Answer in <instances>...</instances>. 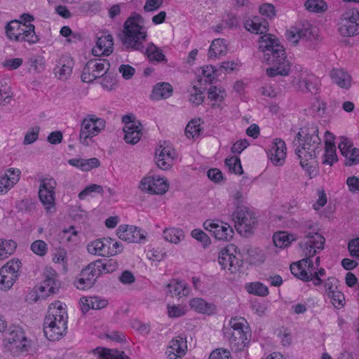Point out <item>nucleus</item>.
Wrapping results in <instances>:
<instances>
[{
  "label": "nucleus",
  "mask_w": 359,
  "mask_h": 359,
  "mask_svg": "<svg viewBox=\"0 0 359 359\" xmlns=\"http://www.w3.org/2000/svg\"><path fill=\"white\" fill-rule=\"evenodd\" d=\"M244 27L252 33L262 34L259 38V50L263 53L264 61L272 65L266 70L267 76H287L290 72V63L287 60L285 48L278 39L271 34H266L269 30L267 20L255 16L244 22Z\"/></svg>",
  "instance_id": "obj_1"
},
{
  "label": "nucleus",
  "mask_w": 359,
  "mask_h": 359,
  "mask_svg": "<svg viewBox=\"0 0 359 359\" xmlns=\"http://www.w3.org/2000/svg\"><path fill=\"white\" fill-rule=\"evenodd\" d=\"M148 37L144 19L136 12H133L123 25L122 34L119 39L127 50L143 52L144 43Z\"/></svg>",
  "instance_id": "obj_2"
},
{
  "label": "nucleus",
  "mask_w": 359,
  "mask_h": 359,
  "mask_svg": "<svg viewBox=\"0 0 359 359\" xmlns=\"http://www.w3.org/2000/svg\"><path fill=\"white\" fill-rule=\"evenodd\" d=\"M67 318V312L61 302L50 304L43 323V332L48 340H58L65 334Z\"/></svg>",
  "instance_id": "obj_3"
},
{
  "label": "nucleus",
  "mask_w": 359,
  "mask_h": 359,
  "mask_svg": "<svg viewBox=\"0 0 359 359\" xmlns=\"http://www.w3.org/2000/svg\"><path fill=\"white\" fill-rule=\"evenodd\" d=\"M229 325L223 327L224 337L229 340L232 350L243 351L249 344L252 336L247 320L236 316L231 318Z\"/></svg>",
  "instance_id": "obj_4"
},
{
  "label": "nucleus",
  "mask_w": 359,
  "mask_h": 359,
  "mask_svg": "<svg viewBox=\"0 0 359 359\" xmlns=\"http://www.w3.org/2000/svg\"><path fill=\"white\" fill-rule=\"evenodd\" d=\"M304 239L299 243L304 258L292 263L290 269H291L294 264H299L300 270L310 273L316 269L311 258L318 252V250L324 248L325 238L318 232L309 231L304 233Z\"/></svg>",
  "instance_id": "obj_5"
},
{
  "label": "nucleus",
  "mask_w": 359,
  "mask_h": 359,
  "mask_svg": "<svg viewBox=\"0 0 359 359\" xmlns=\"http://www.w3.org/2000/svg\"><path fill=\"white\" fill-rule=\"evenodd\" d=\"M6 34L11 41L27 42L34 44L39 41V37L35 32V26L32 24L22 23L13 20L6 25Z\"/></svg>",
  "instance_id": "obj_6"
},
{
  "label": "nucleus",
  "mask_w": 359,
  "mask_h": 359,
  "mask_svg": "<svg viewBox=\"0 0 359 359\" xmlns=\"http://www.w3.org/2000/svg\"><path fill=\"white\" fill-rule=\"evenodd\" d=\"M237 231L244 236L252 234L258 224L257 218L254 212L248 208H238L232 215Z\"/></svg>",
  "instance_id": "obj_7"
},
{
  "label": "nucleus",
  "mask_w": 359,
  "mask_h": 359,
  "mask_svg": "<svg viewBox=\"0 0 359 359\" xmlns=\"http://www.w3.org/2000/svg\"><path fill=\"white\" fill-rule=\"evenodd\" d=\"M105 121L97 118L95 115H88L82 121L79 142L84 146H89L93 142V137L97 135L105 128Z\"/></svg>",
  "instance_id": "obj_8"
},
{
  "label": "nucleus",
  "mask_w": 359,
  "mask_h": 359,
  "mask_svg": "<svg viewBox=\"0 0 359 359\" xmlns=\"http://www.w3.org/2000/svg\"><path fill=\"white\" fill-rule=\"evenodd\" d=\"M358 10L355 8L346 9L338 22V32L344 37H352L359 34Z\"/></svg>",
  "instance_id": "obj_9"
},
{
  "label": "nucleus",
  "mask_w": 359,
  "mask_h": 359,
  "mask_svg": "<svg viewBox=\"0 0 359 359\" xmlns=\"http://www.w3.org/2000/svg\"><path fill=\"white\" fill-rule=\"evenodd\" d=\"M110 66V62L107 59H90L83 67L81 76L82 81L90 83L97 78H101L108 72Z\"/></svg>",
  "instance_id": "obj_10"
},
{
  "label": "nucleus",
  "mask_w": 359,
  "mask_h": 359,
  "mask_svg": "<svg viewBox=\"0 0 359 359\" xmlns=\"http://www.w3.org/2000/svg\"><path fill=\"white\" fill-rule=\"evenodd\" d=\"M302 143H299V145L297 146L295 149V154L297 156L300 154V152L305 151L308 155L318 156L319 154L323 151V146L320 138L318 136V130L317 128H311L310 132L304 133Z\"/></svg>",
  "instance_id": "obj_11"
},
{
  "label": "nucleus",
  "mask_w": 359,
  "mask_h": 359,
  "mask_svg": "<svg viewBox=\"0 0 359 359\" xmlns=\"http://www.w3.org/2000/svg\"><path fill=\"white\" fill-rule=\"evenodd\" d=\"M56 185V181L52 177L40 180L39 198L47 212H52L55 210V189Z\"/></svg>",
  "instance_id": "obj_12"
},
{
  "label": "nucleus",
  "mask_w": 359,
  "mask_h": 359,
  "mask_svg": "<svg viewBox=\"0 0 359 359\" xmlns=\"http://www.w3.org/2000/svg\"><path fill=\"white\" fill-rule=\"evenodd\" d=\"M203 227L219 241H230L234 235L233 228L229 224L219 220L208 219L204 222Z\"/></svg>",
  "instance_id": "obj_13"
},
{
  "label": "nucleus",
  "mask_w": 359,
  "mask_h": 359,
  "mask_svg": "<svg viewBox=\"0 0 359 359\" xmlns=\"http://www.w3.org/2000/svg\"><path fill=\"white\" fill-rule=\"evenodd\" d=\"M167 181L158 176L144 177L140 181V188L152 194H164L168 190Z\"/></svg>",
  "instance_id": "obj_14"
},
{
  "label": "nucleus",
  "mask_w": 359,
  "mask_h": 359,
  "mask_svg": "<svg viewBox=\"0 0 359 359\" xmlns=\"http://www.w3.org/2000/svg\"><path fill=\"white\" fill-rule=\"evenodd\" d=\"M231 249H233V246L224 248L219 252L218 262L222 269H226L231 273H236L242 266V260L233 255L231 252Z\"/></svg>",
  "instance_id": "obj_15"
},
{
  "label": "nucleus",
  "mask_w": 359,
  "mask_h": 359,
  "mask_svg": "<svg viewBox=\"0 0 359 359\" xmlns=\"http://www.w3.org/2000/svg\"><path fill=\"white\" fill-rule=\"evenodd\" d=\"M316 269L314 272L308 273L307 271L300 270L299 264H294L292 266L291 273L302 281H312L315 286H319L323 283L321 278L325 276L326 271L323 268Z\"/></svg>",
  "instance_id": "obj_16"
},
{
  "label": "nucleus",
  "mask_w": 359,
  "mask_h": 359,
  "mask_svg": "<svg viewBox=\"0 0 359 359\" xmlns=\"http://www.w3.org/2000/svg\"><path fill=\"white\" fill-rule=\"evenodd\" d=\"M57 273L53 269L48 270L45 273L44 280L41 286L39 287L38 290L41 294L39 296L36 294L35 300L36 301L40 297L45 298L50 294L56 293L60 288V283L57 279Z\"/></svg>",
  "instance_id": "obj_17"
},
{
  "label": "nucleus",
  "mask_w": 359,
  "mask_h": 359,
  "mask_svg": "<svg viewBox=\"0 0 359 359\" xmlns=\"http://www.w3.org/2000/svg\"><path fill=\"white\" fill-rule=\"evenodd\" d=\"M116 234L120 239L128 243H140L146 238L140 229L126 224L118 226Z\"/></svg>",
  "instance_id": "obj_18"
},
{
  "label": "nucleus",
  "mask_w": 359,
  "mask_h": 359,
  "mask_svg": "<svg viewBox=\"0 0 359 359\" xmlns=\"http://www.w3.org/2000/svg\"><path fill=\"white\" fill-rule=\"evenodd\" d=\"M114 50L113 36L109 34L103 33L97 37L96 45L92 49V54L96 57L109 56Z\"/></svg>",
  "instance_id": "obj_19"
},
{
  "label": "nucleus",
  "mask_w": 359,
  "mask_h": 359,
  "mask_svg": "<svg viewBox=\"0 0 359 359\" xmlns=\"http://www.w3.org/2000/svg\"><path fill=\"white\" fill-rule=\"evenodd\" d=\"M286 145L281 139H275L271 148L266 151L268 158L275 165H282L286 157Z\"/></svg>",
  "instance_id": "obj_20"
},
{
  "label": "nucleus",
  "mask_w": 359,
  "mask_h": 359,
  "mask_svg": "<svg viewBox=\"0 0 359 359\" xmlns=\"http://www.w3.org/2000/svg\"><path fill=\"white\" fill-rule=\"evenodd\" d=\"M175 153L170 147L159 146L156 148L155 159L157 166L163 170L170 169L172 165Z\"/></svg>",
  "instance_id": "obj_21"
},
{
  "label": "nucleus",
  "mask_w": 359,
  "mask_h": 359,
  "mask_svg": "<svg viewBox=\"0 0 359 359\" xmlns=\"http://www.w3.org/2000/svg\"><path fill=\"white\" fill-rule=\"evenodd\" d=\"M74 62L72 57L69 55H62L57 60L56 66L54 68V73L60 80H66L72 73Z\"/></svg>",
  "instance_id": "obj_22"
},
{
  "label": "nucleus",
  "mask_w": 359,
  "mask_h": 359,
  "mask_svg": "<svg viewBox=\"0 0 359 359\" xmlns=\"http://www.w3.org/2000/svg\"><path fill=\"white\" fill-rule=\"evenodd\" d=\"M187 348L186 337L180 335L170 341L166 354L170 359H177L186 354Z\"/></svg>",
  "instance_id": "obj_23"
},
{
  "label": "nucleus",
  "mask_w": 359,
  "mask_h": 359,
  "mask_svg": "<svg viewBox=\"0 0 359 359\" xmlns=\"http://www.w3.org/2000/svg\"><path fill=\"white\" fill-rule=\"evenodd\" d=\"M326 140L325 142V153L323 154V164L332 166L338 161L336 154V146L334 142V135L329 131L325 132Z\"/></svg>",
  "instance_id": "obj_24"
},
{
  "label": "nucleus",
  "mask_w": 359,
  "mask_h": 359,
  "mask_svg": "<svg viewBox=\"0 0 359 359\" xmlns=\"http://www.w3.org/2000/svg\"><path fill=\"white\" fill-rule=\"evenodd\" d=\"M299 154L298 159L300 161V165L306 170L309 178L315 177L318 175V172L317 170L318 163L316 161L318 156L308 155L303 151Z\"/></svg>",
  "instance_id": "obj_25"
},
{
  "label": "nucleus",
  "mask_w": 359,
  "mask_h": 359,
  "mask_svg": "<svg viewBox=\"0 0 359 359\" xmlns=\"http://www.w3.org/2000/svg\"><path fill=\"white\" fill-rule=\"evenodd\" d=\"M8 342L20 351H25L27 339L23 331L20 328H15L9 332L7 337Z\"/></svg>",
  "instance_id": "obj_26"
},
{
  "label": "nucleus",
  "mask_w": 359,
  "mask_h": 359,
  "mask_svg": "<svg viewBox=\"0 0 359 359\" xmlns=\"http://www.w3.org/2000/svg\"><path fill=\"white\" fill-rule=\"evenodd\" d=\"M189 306L198 313L210 316L216 311V306L208 303L202 298H194L190 301Z\"/></svg>",
  "instance_id": "obj_27"
},
{
  "label": "nucleus",
  "mask_w": 359,
  "mask_h": 359,
  "mask_svg": "<svg viewBox=\"0 0 359 359\" xmlns=\"http://www.w3.org/2000/svg\"><path fill=\"white\" fill-rule=\"evenodd\" d=\"M68 163L82 171H89L93 168H98L100 165L99 159L95 157L88 159L77 158H72L68 161Z\"/></svg>",
  "instance_id": "obj_28"
},
{
  "label": "nucleus",
  "mask_w": 359,
  "mask_h": 359,
  "mask_svg": "<svg viewBox=\"0 0 359 359\" xmlns=\"http://www.w3.org/2000/svg\"><path fill=\"white\" fill-rule=\"evenodd\" d=\"M331 78L334 83L342 88H348L351 86V77L342 69H333Z\"/></svg>",
  "instance_id": "obj_29"
},
{
  "label": "nucleus",
  "mask_w": 359,
  "mask_h": 359,
  "mask_svg": "<svg viewBox=\"0 0 359 359\" xmlns=\"http://www.w3.org/2000/svg\"><path fill=\"white\" fill-rule=\"evenodd\" d=\"M107 238L96 239L87 245L88 252L99 256L109 255V248H107Z\"/></svg>",
  "instance_id": "obj_30"
},
{
  "label": "nucleus",
  "mask_w": 359,
  "mask_h": 359,
  "mask_svg": "<svg viewBox=\"0 0 359 359\" xmlns=\"http://www.w3.org/2000/svg\"><path fill=\"white\" fill-rule=\"evenodd\" d=\"M168 293L172 297H184L187 296L189 290L187 285L182 281L176 280H172L167 285Z\"/></svg>",
  "instance_id": "obj_31"
},
{
  "label": "nucleus",
  "mask_w": 359,
  "mask_h": 359,
  "mask_svg": "<svg viewBox=\"0 0 359 359\" xmlns=\"http://www.w3.org/2000/svg\"><path fill=\"white\" fill-rule=\"evenodd\" d=\"M295 240L296 237L294 234L289 233L286 231L275 233L273 236V241L275 246L280 248L288 247Z\"/></svg>",
  "instance_id": "obj_32"
},
{
  "label": "nucleus",
  "mask_w": 359,
  "mask_h": 359,
  "mask_svg": "<svg viewBox=\"0 0 359 359\" xmlns=\"http://www.w3.org/2000/svg\"><path fill=\"white\" fill-rule=\"evenodd\" d=\"M173 92L172 86L167 82L156 83L153 88V96L156 100L167 99L170 97Z\"/></svg>",
  "instance_id": "obj_33"
},
{
  "label": "nucleus",
  "mask_w": 359,
  "mask_h": 359,
  "mask_svg": "<svg viewBox=\"0 0 359 359\" xmlns=\"http://www.w3.org/2000/svg\"><path fill=\"white\" fill-rule=\"evenodd\" d=\"M226 50L227 47L225 44V41L217 39L212 41L209 48L208 55L210 58H216L218 56L225 55Z\"/></svg>",
  "instance_id": "obj_34"
},
{
  "label": "nucleus",
  "mask_w": 359,
  "mask_h": 359,
  "mask_svg": "<svg viewBox=\"0 0 359 359\" xmlns=\"http://www.w3.org/2000/svg\"><path fill=\"white\" fill-rule=\"evenodd\" d=\"M163 238L165 241L177 244L184 238V231L178 228H167L163 231Z\"/></svg>",
  "instance_id": "obj_35"
},
{
  "label": "nucleus",
  "mask_w": 359,
  "mask_h": 359,
  "mask_svg": "<svg viewBox=\"0 0 359 359\" xmlns=\"http://www.w3.org/2000/svg\"><path fill=\"white\" fill-rule=\"evenodd\" d=\"M94 266H96L99 271L100 276L102 273H109L116 271L118 267L116 262L113 259H98L93 262Z\"/></svg>",
  "instance_id": "obj_36"
},
{
  "label": "nucleus",
  "mask_w": 359,
  "mask_h": 359,
  "mask_svg": "<svg viewBox=\"0 0 359 359\" xmlns=\"http://www.w3.org/2000/svg\"><path fill=\"white\" fill-rule=\"evenodd\" d=\"M142 125L132 126L130 130L123 129L125 133L124 140L130 144H137L142 136Z\"/></svg>",
  "instance_id": "obj_37"
},
{
  "label": "nucleus",
  "mask_w": 359,
  "mask_h": 359,
  "mask_svg": "<svg viewBox=\"0 0 359 359\" xmlns=\"http://www.w3.org/2000/svg\"><path fill=\"white\" fill-rule=\"evenodd\" d=\"M312 29L313 28L309 26L308 27L299 29L296 33L290 32L287 34V38L293 43H297L300 39L309 40L313 36Z\"/></svg>",
  "instance_id": "obj_38"
},
{
  "label": "nucleus",
  "mask_w": 359,
  "mask_h": 359,
  "mask_svg": "<svg viewBox=\"0 0 359 359\" xmlns=\"http://www.w3.org/2000/svg\"><path fill=\"white\" fill-rule=\"evenodd\" d=\"M147 55L149 60L162 62L165 60V56L163 53L162 50H160L152 42L148 44L147 48L142 52Z\"/></svg>",
  "instance_id": "obj_39"
},
{
  "label": "nucleus",
  "mask_w": 359,
  "mask_h": 359,
  "mask_svg": "<svg viewBox=\"0 0 359 359\" xmlns=\"http://www.w3.org/2000/svg\"><path fill=\"white\" fill-rule=\"evenodd\" d=\"M17 244L13 240L0 239V261L8 258L15 250Z\"/></svg>",
  "instance_id": "obj_40"
},
{
  "label": "nucleus",
  "mask_w": 359,
  "mask_h": 359,
  "mask_svg": "<svg viewBox=\"0 0 359 359\" xmlns=\"http://www.w3.org/2000/svg\"><path fill=\"white\" fill-rule=\"evenodd\" d=\"M18 275L7 274L4 269H0V290H9L18 279Z\"/></svg>",
  "instance_id": "obj_41"
},
{
  "label": "nucleus",
  "mask_w": 359,
  "mask_h": 359,
  "mask_svg": "<svg viewBox=\"0 0 359 359\" xmlns=\"http://www.w3.org/2000/svg\"><path fill=\"white\" fill-rule=\"evenodd\" d=\"M304 7L309 12L320 13L327 11V4L324 0H306Z\"/></svg>",
  "instance_id": "obj_42"
},
{
  "label": "nucleus",
  "mask_w": 359,
  "mask_h": 359,
  "mask_svg": "<svg viewBox=\"0 0 359 359\" xmlns=\"http://www.w3.org/2000/svg\"><path fill=\"white\" fill-rule=\"evenodd\" d=\"M81 276L84 277L86 280H88V281L93 285L95 284L97 278L100 276L99 271L97 270V268L93 264V262H90L85 269H83L81 273Z\"/></svg>",
  "instance_id": "obj_43"
},
{
  "label": "nucleus",
  "mask_w": 359,
  "mask_h": 359,
  "mask_svg": "<svg viewBox=\"0 0 359 359\" xmlns=\"http://www.w3.org/2000/svg\"><path fill=\"white\" fill-rule=\"evenodd\" d=\"M37 203L35 199L26 198L16 203V208L21 212L31 213L36 208Z\"/></svg>",
  "instance_id": "obj_44"
},
{
  "label": "nucleus",
  "mask_w": 359,
  "mask_h": 359,
  "mask_svg": "<svg viewBox=\"0 0 359 359\" xmlns=\"http://www.w3.org/2000/svg\"><path fill=\"white\" fill-rule=\"evenodd\" d=\"M246 289L250 294L261 297H265L269 293L268 287L260 282L251 283L246 287Z\"/></svg>",
  "instance_id": "obj_45"
},
{
  "label": "nucleus",
  "mask_w": 359,
  "mask_h": 359,
  "mask_svg": "<svg viewBox=\"0 0 359 359\" xmlns=\"http://www.w3.org/2000/svg\"><path fill=\"white\" fill-rule=\"evenodd\" d=\"M225 165L229 168L231 172L236 175H242L243 173L241 159L237 156H232L225 159Z\"/></svg>",
  "instance_id": "obj_46"
},
{
  "label": "nucleus",
  "mask_w": 359,
  "mask_h": 359,
  "mask_svg": "<svg viewBox=\"0 0 359 359\" xmlns=\"http://www.w3.org/2000/svg\"><path fill=\"white\" fill-rule=\"evenodd\" d=\"M201 118L192 119L190 121L185 128V133L188 137L194 138L200 135L201 130Z\"/></svg>",
  "instance_id": "obj_47"
},
{
  "label": "nucleus",
  "mask_w": 359,
  "mask_h": 359,
  "mask_svg": "<svg viewBox=\"0 0 359 359\" xmlns=\"http://www.w3.org/2000/svg\"><path fill=\"white\" fill-rule=\"evenodd\" d=\"M226 96V92L222 88L211 86L208 89V97L212 101L221 102Z\"/></svg>",
  "instance_id": "obj_48"
},
{
  "label": "nucleus",
  "mask_w": 359,
  "mask_h": 359,
  "mask_svg": "<svg viewBox=\"0 0 359 359\" xmlns=\"http://www.w3.org/2000/svg\"><path fill=\"white\" fill-rule=\"evenodd\" d=\"M327 297L330 299V302L337 309H341L345 306V296L344 293L339 290H335L333 293L327 296Z\"/></svg>",
  "instance_id": "obj_49"
},
{
  "label": "nucleus",
  "mask_w": 359,
  "mask_h": 359,
  "mask_svg": "<svg viewBox=\"0 0 359 359\" xmlns=\"http://www.w3.org/2000/svg\"><path fill=\"white\" fill-rule=\"evenodd\" d=\"M22 266V263L20 259H11L4 264L0 269H4L6 271L7 274L18 275V278L20 276V269Z\"/></svg>",
  "instance_id": "obj_50"
},
{
  "label": "nucleus",
  "mask_w": 359,
  "mask_h": 359,
  "mask_svg": "<svg viewBox=\"0 0 359 359\" xmlns=\"http://www.w3.org/2000/svg\"><path fill=\"white\" fill-rule=\"evenodd\" d=\"M216 69L212 65H207L202 69V77L200 79L199 82H202L204 80L205 84H211L215 79V74Z\"/></svg>",
  "instance_id": "obj_51"
},
{
  "label": "nucleus",
  "mask_w": 359,
  "mask_h": 359,
  "mask_svg": "<svg viewBox=\"0 0 359 359\" xmlns=\"http://www.w3.org/2000/svg\"><path fill=\"white\" fill-rule=\"evenodd\" d=\"M191 236L196 241L201 243L203 248L208 247L211 243L210 237L203 231L199 229H194L191 232Z\"/></svg>",
  "instance_id": "obj_52"
},
{
  "label": "nucleus",
  "mask_w": 359,
  "mask_h": 359,
  "mask_svg": "<svg viewBox=\"0 0 359 359\" xmlns=\"http://www.w3.org/2000/svg\"><path fill=\"white\" fill-rule=\"evenodd\" d=\"M31 250L34 254L43 257L47 253L48 245L45 241L37 240L32 243Z\"/></svg>",
  "instance_id": "obj_53"
},
{
  "label": "nucleus",
  "mask_w": 359,
  "mask_h": 359,
  "mask_svg": "<svg viewBox=\"0 0 359 359\" xmlns=\"http://www.w3.org/2000/svg\"><path fill=\"white\" fill-rule=\"evenodd\" d=\"M106 241L107 243V248H109L108 257L114 256L123 251V245L121 243L111 238H107Z\"/></svg>",
  "instance_id": "obj_54"
},
{
  "label": "nucleus",
  "mask_w": 359,
  "mask_h": 359,
  "mask_svg": "<svg viewBox=\"0 0 359 359\" xmlns=\"http://www.w3.org/2000/svg\"><path fill=\"white\" fill-rule=\"evenodd\" d=\"M102 81L100 82L102 88L107 90H112L116 84V77L111 73H106L104 76H101Z\"/></svg>",
  "instance_id": "obj_55"
},
{
  "label": "nucleus",
  "mask_w": 359,
  "mask_h": 359,
  "mask_svg": "<svg viewBox=\"0 0 359 359\" xmlns=\"http://www.w3.org/2000/svg\"><path fill=\"white\" fill-rule=\"evenodd\" d=\"M204 97L203 93L201 89L196 86H193L189 97V102L196 106H198L203 102Z\"/></svg>",
  "instance_id": "obj_56"
},
{
  "label": "nucleus",
  "mask_w": 359,
  "mask_h": 359,
  "mask_svg": "<svg viewBox=\"0 0 359 359\" xmlns=\"http://www.w3.org/2000/svg\"><path fill=\"white\" fill-rule=\"evenodd\" d=\"M339 280L335 277H329L324 283L325 295L328 296L338 289Z\"/></svg>",
  "instance_id": "obj_57"
},
{
  "label": "nucleus",
  "mask_w": 359,
  "mask_h": 359,
  "mask_svg": "<svg viewBox=\"0 0 359 359\" xmlns=\"http://www.w3.org/2000/svg\"><path fill=\"white\" fill-rule=\"evenodd\" d=\"M40 130L39 126H34L31 128L25 134L23 141L24 144H31L37 140Z\"/></svg>",
  "instance_id": "obj_58"
},
{
  "label": "nucleus",
  "mask_w": 359,
  "mask_h": 359,
  "mask_svg": "<svg viewBox=\"0 0 359 359\" xmlns=\"http://www.w3.org/2000/svg\"><path fill=\"white\" fill-rule=\"evenodd\" d=\"M93 192L102 194L103 188L102 186L96 184H90L79 194V198L80 200H83L87 196Z\"/></svg>",
  "instance_id": "obj_59"
},
{
  "label": "nucleus",
  "mask_w": 359,
  "mask_h": 359,
  "mask_svg": "<svg viewBox=\"0 0 359 359\" xmlns=\"http://www.w3.org/2000/svg\"><path fill=\"white\" fill-rule=\"evenodd\" d=\"M347 154L346 156H344L346 166H352L359 163V149L354 147Z\"/></svg>",
  "instance_id": "obj_60"
},
{
  "label": "nucleus",
  "mask_w": 359,
  "mask_h": 359,
  "mask_svg": "<svg viewBox=\"0 0 359 359\" xmlns=\"http://www.w3.org/2000/svg\"><path fill=\"white\" fill-rule=\"evenodd\" d=\"M260 13L268 18H273L276 16V12L275 6L272 4L266 3L260 6Z\"/></svg>",
  "instance_id": "obj_61"
},
{
  "label": "nucleus",
  "mask_w": 359,
  "mask_h": 359,
  "mask_svg": "<svg viewBox=\"0 0 359 359\" xmlns=\"http://www.w3.org/2000/svg\"><path fill=\"white\" fill-rule=\"evenodd\" d=\"M93 351L98 355L99 359H114V350L97 347Z\"/></svg>",
  "instance_id": "obj_62"
},
{
  "label": "nucleus",
  "mask_w": 359,
  "mask_h": 359,
  "mask_svg": "<svg viewBox=\"0 0 359 359\" xmlns=\"http://www.w3.org/2000/svg\"><path fill=\"white\" fill-rule=\"evenodd\" d=\"M208 359H231L230 351L226 349L217 348L213 351Z\"/></svg>",
  "instance_id": "obj_63"
},
{
  "label": "nucleus",
  "mask_w": 359,
  "mask_h": 359,
  "mask_svg": "<svg viewBox=\"0 0 359 359\" xmlns=\"http://www.w3.org/2000/svg\"><path fill=\"white\" fill-rule=\"evenodd\" d=\"M348 250L351 257L359 258V237L349 241Z\"/></svg>",
  "instance_id": "obj_64"
}]
</instances>
